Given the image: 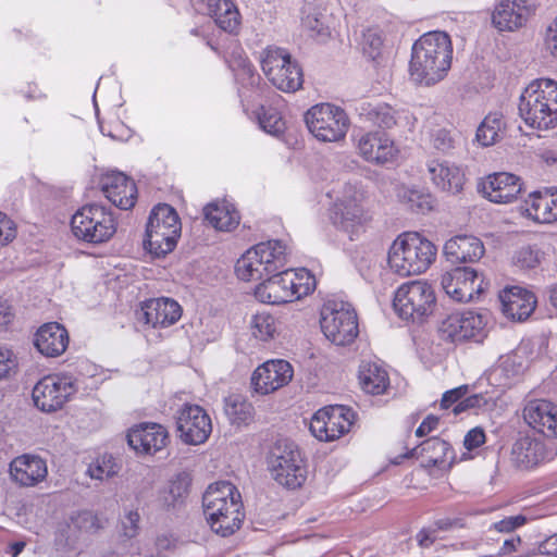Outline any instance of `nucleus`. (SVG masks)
<instances>
[{
    "label": "nucleus",
    "instance_id": "obj_1",
    "mask_svg": "<svg viewBox=\"0 0 557 557\" xmlns=\"http://www.w3.org/2000/svg\"><path fill=\"white\" fill-rule=\"evenodd\" d=\"M453 45L445 32L423 34L412 46L409 74L418 84L431 86L442 81L450 69Z\"/></svg>",
    "mask_w": 557,
    "mask_h": 557
},
{
    "label": "nucleus",
    "instance_id": "obj_2",
    "mask_svg": "<svg viewBox=\"0 0 557 557\" xmlns=\"http://www.w3.org/2000/svg\"><path fill=\"white\" fill-rule=\"evenodd\" d=\"M202 506L214 533L228 536L240 528L244 519L242 496L231 482L211 484L202 496Z\"/></svg>",
    "mask_w": 557,
    "mask_h": 557
},
{
    "label": "nucleus",
    "instance_id": "obj_3",
    "mask_svg": "<svg viewBox=\"0 0 557 557\" xmlns=\"http://www.w3.org/2000/svg\"><path fill=\"white\" fill-rule=\"evenodd\" d=\"M437 247L417 232H404L392 243L387 253L389 270L403 277L424 273L435 261Z\"/></svg>",
    "mask_w": 557,
    "mask_h": 557
},
{
    "label": "nucleus",
    "instance_id": "obj_4",
    "mask_svg": "<svg viewBox=\"0 0 557 557\" xmlns=\"http://www.w3.org/2000/svg\"><path fill=\"white\" fill-rule=\"evenodd\" d=\"M327 196L334 199L329 214L337 231L347 235L350 240L366 232L370 216L362 206L364 196L360 184H338L336 189L327 191Z\"/></svg>",
    "mask_w": 557,
    "mask_h": 557
},
{
    "label": "nucleus",
    "instance_id": "obj_5",
    "mask_svg": "<svg viewBox=\"0 0 557 557\" xmlns=\"http://www.w3.org/2000/svg\"><path fill=\"white\" fill-rule=\"evenodd\" d=\"M519 115L529 127L547 131L557 126V82L539 78L531 82L519 99Z\"/></svg>",
    "mask_w": 557,
    "mask_h": 557
},
{
    "label": "nucleus",
    "instance_id": "obj_6",
    "mask_svg": "<svg viewBox=\"0 0 557 557\" xmlns=\"http://www.w3.org/2000/svg\"><path fill=\"white\" fill-rule=\"evenodd\" d=\"M256 286V298L269 305H281L298 300L315 289L314 275L305 268L287 269L267 275Z\"/></svg>",
    "mask_w": 557,
    "mask_h": 557
},
{
    "label": "nucleus",
    "instance_id": "obj_7",
    "mask_svg": "<svg viewBox=\"0 0 557 557\" xmlns=\"http://www.w3.org/2000/svg\"><path fill=\"white\" fill-rule=\"evenodd\" d=\"M211 28V23L202 25L200 27L193 28L190 34L203 38L206 44L219 55H223L228 69L234 75L235 83L237 85L238 96L243 103L244 109L247 111L246 101L250 98L259 96L258 85L260 83V75L256 72L253 65L246 57L243 48L235 41L232 40L230 45L231 51H222L219 42L214 41L208 32Z\"/></svg>",
    "mask_w": 557,
    "mask_h": 557
},
{
    "label": "nucleus",
    "instance_id": "obj_8",
    "mask_svg": "<svg viewBox=\"0 0 557 557\" xmlns=\"http://www.w3.org/2000/svg\"><path fill=\"white\" fill-rule=\"evenodd\" d=\"M287 244L283 239L261 242L249 248L235 267L238 278L249 282L286 270Z\"/></svg>",
    "mask_w": 557,
    "mask_h": 557
},
{
    "label": "nucleus",
    "instance_id": "obj_9",
    "mask_svg": "<svg viewBox=\"0 0 557 557\" xmlns=\"http://www.w3.org/2000/svg\"><path fill=\"white\" fill-rule=\"evenodd\" d=\"M181 232L182 223L176 210L168 203H159L149 214L144 248L153 257H164L176 247Z\"/></svg>",
    "mask_w": 557,
    "mask_h": 557
},
{
    "label": "nucleus",
    "instance_id": "obj_10",
    "mask_svg": "<svg viewBox=\"0 0 557 557\" xmlns=\"http://www.w3.org/2000/svg\"><path fill=\"white\" fill-rule=\"evenodd\" d=\"M435 308V292L426 281L403 283L394 293L393 309L406 322L423 323L433 314Z\"/></svg>",
    "mask_w": 557,
    "mask_h": 557
},
{
    "label": "nucleus",
    "instance_id": "obj_11",
    "mask_svg": "<svg viewBox=\"0 0 557 557\" xmlns=\"http://www.w3.org/2000/svg\"><path fill=\"white\" fill-rule=\"evenodd\" d=\"M70 225L72 234L88 244L107 243L117 230V221L111 209L97 202L78 208Z\"/></svg>",
    "mask_w": 557,
    "mask_h": 557
},
{
    "label": "nucleus",
    "instance_id": "obj_12",
    "mask_svg": "<svg viewBox=\"0 0 557 557\" xmlns=\"http://www.w3.org/2000/svg\"><path fill=\"white\" fill-rule=\"evenodd\" d=\"M268 468L272 478L280 485L296 490L307 479V467L295 443L278 440L268 456Z\"/></svg>",
    "mask_w": 557,
    "mask_h": 557
},
{
    "label": "nucleus",
    "instance_id": "obj_13",
    "mask_svg": "<svg viewBox=\"0 0 557 557\" xmlns=\"http://www.w3.org/2000/svg\"><path fill=\"white\" fill-rule=\"evenodd\" d=\"M321 330L337 346H347L359 334L358 317L354 307L341 299H327L321 309Z\"/></svg>",
    "mask_w": 557,
    "mask_h": 557
},
{
    "label": "nucleus",
    "instance_id": "obj_14",
    "mask_svg": "<svg viewBox=\"0 0 557 557\" xmlns=\"http://www.w3.org/2000/svg\"><path fill=\"white\" fill-rule=\"evenodd\" d=\"M260 64L268 81L278 90L295 92L302 86V70L287 50L267 47L260 54Z\"/></svg>",
    "mask_w": 557,
    "mask_h": 557
},
{
    "label": "nucleus",
    "instance_id": "obj_15",
    "mask_svg": "<svg viewBox=\"0 0 557 557\" xmlns=\"http://www.w3.org/2000/svg\"><path fill=\"white\" fill-rule=\"evenodd\" d=\"M309 132L323 143H337L345 138L349 119L344 109L329 102L312 106L305 114Z\"/></svg>",
    "mask_w": 557,
    "mask_h": 557
},
{
    "label": "nucleus",
    "instance_id": "obj_16",
    "mask_svg": "<svg viewBox=\"0 0 557 557\" xmlns=\"http://www.w3.org/2000/svg\"><path fill=\"white\" fill-rule=\"evenodd\" d=\"M355 419V411L347 406H326L313 414L309 429L317 440L332 442L349 432Z\"/></svg>",
    "mask_w": 557,
    "mask_h": 557
},
{
    "label": "nucleus",
    "instance_id": "obj_17",
    "mask_svg": "<svg viewBox=\"0 0 557 557\" xmlns=\"http://www.w3.org/2000/svg\"><path fill=\"white\" fill-rule=\"evenodd\" d=\"M445 293L455 301L468 302L480 299L488 283L471 267H457L442 275Z\"/></svg>",
    "mask_w": 557,
    "mask_h": 557
},
{
    "label": "nucleus",
    "instance_id": "obj_18",
    "mask_svg": "<svg viewBox=\"0 0 557 557\" xmlns=\"http://www.w3.org/2000/svg\"><path fill=\"white\" fill-rule=\"evenodd\" d=\"M486 315L468 310L448 314L440 324L441 337L451 343H461L468 339L480 341L484 337Z\"/></svg>",
    "mask_w": 557,
    "mask_h": 557
},
{
    "label": "nucleus",
    "instance_id": "obj_19",
    "mask_svg": "<svg viewBox=\"0 0 557 557\" xmlns=\"http://www.w3.org/2000/svg\"><path fill=\"white\" fill-rule=\"evenodd\" d=\"M75 392L72 376L54 374L39 380L33 388L32 396L39 410L53 412L62 408Z\"/></svg>",
    "mask_w": 557,
    "mask_h": 557
},
{
    "label": "nucleus",
    "instance_id": "obj_20",
    "mask_svg": "<svg viewBox=\"0 0 557 557\" xmlns=\"http://www.w3.org/2000/svg\"><path fill=\"white\" fill-rule=\"evenodd\" d=\"M176 424L180 437L189 445L205 443L212 431L209 414L198 405L185 404L177 412Z\"/></svg>",
    "mask_w": 557,
    "mask_h": 557
},
{
    "label": "nucleus",
    "instance_id": "obj_21",
    "mask_svg": "<svg viewBox=\"0 0 557 557\" xmlns=\"http://www.w3.org/2000/svg\"><path fill=\"white\" fill-rule=\"evenodd\" d=\"M544 442L533 435H520L510 449V465L520 471H532L548 460Z\"/></svg>",
    "mask_w": 557,
    "mask_h": 557
},
{
    "label": "nucleus",
    "instance_id": "obj_22",
    "mask_svg": "<svg viewBox=\"0 0 557 557\" xmlns=\"http://www.w3.org/2000/svg\"><path fill=\"white\" fill-rule=\"evenodd\" d=\"M99 187L104 197L121 210L133 208L137 200L135 182L119 171H108L99 180Z\"/></svg>",
    "mask_w": 557,
    "mask_h": 557
},
{
    "label": "nucleus",
    "instance_id": "obj_23",
    "mask_svg": "<svg viewBox=\"0 0 557 557\" xmlns=\"http://www.w3.org/2000/svg\"><path fill=\"white\" fill-rule=\"evenodd\" d=\"M523 189L522 180L516 174L496 172L479 183L483 197L494 203H509L518 198Z\"/></svg>",
    "mask_w": 557,
    "mask_h": 557
},
{
    "label": "nucleus",
    "instance_id": "obj_24",
    "mask_svg": "<svg viewBox=\"0 0 557 557\" xmlns=\"http://www.w3.org/2000/svg\"><path fill=\"white\" fill-rule=\"evenodd\" d=\"M293 375L294 370L288 361L269 360L253 371L251 385L257 393L267 395L288 384Z\"/></svg>",
    "mask_w": 557,
    "mask_h": 557
},
{
    "label": "nucleus",
    "instance_id": "obj_25",
    "mask_svg": "<svg viewBox=\"0 0 557 557\" xmlns=\"http://www.w3.org/2000/svg\"><path fill=\"white\" fill-rule=\"evenodd\" d=\"M519 210L522 216L536 224L557 222V188L530 193Z\"/></svg>",
    "mask_w": 557,
    "mask_h": 557
},
{
    "label": "nucleus",
    "instance_id": "obj_26",
    "mask_svg": "<svg viewBox=\"0 0 557 557\" xmlns=\"http://www.w3.org/2000/svg\"><path fill=\"white\" fill-rule=\"evenodd\" d=\"M182 312L181 305L172 298H151L141 302L138 319L154 329L169 327L181 319Z\"/></svg>",
    "mask_w": 557,
    "mask_h": 557
},
{
    "label": "nucleus",
    "instance_id": "obj_27",
    "mask_svg": "<svg viewBox=\"0 0 557 557\" xmlns=\"http://www.w3.org/2000/svg\"><path fill=\"white\" fill-rule=\"evenodd\" d=\"M535 8L533 0H502L493 12V24L499 30H515L527 23Z\"/></svg>",
    "mask_w": 557,
    "mask_h": 557
},
{
    "label": "nucleus",
    "instance_id": "obj_28",
    "mask_svg": "<svg viewBox=\"0 0 557 557\" xmlns=\"http://www.w3.org/2000/svg\"><path fill=\"white\" fill-rule=\"evenodd\" d=\"M169 441L166 429L158 423H141L127 434L128 445L141 455H153L162 450Z\"/></svg>",
    "mask_w": 557,
    "mask_h": 557
},
{
    "label": "nucleus",
    "instance_id": "obj_29",
    "mask_svg": "<svg viewBox=\"0 0 557 557\" xmlns=\"http://www.w3.org/2000/svg\"><path fill=\"white\" fill-rule=\"evenodd\" d=\"M527 424L546 437L557 438V405L546 399H531L523 408Z\"/></svg>",
    "mask_w": 557,
    "mask_h": 557
},
{
    "label": "nucleus",
    "instance_id": "obj_30",
    "mask_svg": "<svg viewBox=\"0 0 557 557\" xmlns=\"http://www.w3.org/2000/svg\"><path fill=\"white\" fill-rule=\"evenodd\" d=\"M11 480L20 486H36L48 475L45 459L37 455L23 454L15 457L9 465Z\"/></svg>",
    "mask_w": 557,
    "mask_h": 557
},
{
    "label": "nucleus",
    "instance_id": "obj_31",
    "mask_svg": "<svg viewBox=\"0 0 557 557\" xmlns=\"http://www.w3.org/2000/svg\"><path fill=\"white\" fill-rule=\"evenodd\" d=\"M503 313L512 321H524L536 307L535 295L520 286L505 288L499 294Z\"/></svg>",
    "mask_w": 557,
    "mask_h": 557
},
{
    "label": "nucleus",
    "instance_id": "obj_32",
    "mask_svg": "<svg viewBox=\"0 0 557 557\" xmlns=\"http://www.w3.org/2000/svg\"><path fill=\"white\" fill-rule=\"evenodd\" d=\"M357 148L366 161L376 164L391 162L397 154L393 140L382 132L363 134L358 139Z\"/></svg>",
    "mask_w": 557,
    "mask_h": 557
},
{
    "label": "nucleus",
    "instance_id": "obj_33",
    "mask_svg": "<svg viewBox=\"0 0 557 557\" xmlns=\"http://www.w3.org/2000/svg\"><path fill=\"white\" fill-rule=\"evenodd\" d=\"M34 345L41 355L46 357H58L67 348V331L58 322L46 323L37 330Z\"/></svg>",
    "mask_w": 557,
    "mask_h": 557
},
{
    "label": "nucleus",
    "instance_id": "obj_34",
    "mask_svg": "<svg viewBox=\"0 0 557 557\" xmlns=\"http://www.w3.org/2000/svg\"><path fill=\"white\" fill-rule=\"evenodd\" d=\"M444 255L453 263L476 262L484 255V246L475 236L457 235L445 243Z\"/></svg>",
    "mask_w": 557,
    "mask_h": 557
},
{
    "label": "nucleus",
    "instance_id": "obj_35",
    "mask_svg": "<svg viewBox=\"0 0 557 557\" xmlns=\"http://www.w3.org/2000/svg\"><path fill=\"white\" fill-rule=\"evenodd\" d=\"M428 170L433 184L441 190L457 194L462 190L465 173L461 168L446 160H431Z\"/></svg>",
    "mask_w": 557,
    "mask_h": 557
},
{
    "label": "nucleus",
    "instance_id": "obj_36",
    "mask_svg": "<svg viewBox=\"0 0 557 557\" xmlns=\"http://www.w3.org/2000/svg\"><path fill=\"white\" fill-rule=\"evenodd\" d=\"M206 221L216 231L231 232L240 221L238 211L234 205L226 201H213L203 208Z\"/></svg>",
    "mask_w": 557,
    "mask_h": 557
},
{
    "label": "nucleus",
    "instance_id": "obj_37",
    "mask_svg": "<svg viewBox=\"0 0 557 557\" xmlns=\"http://www.w3.org/2000/svg\"><path fill=\"white\" fill-rule=\"evenodd\" d=\"M359 384L371 395H381L389 386V376L385 368L376 361L363 360L359 366Z\"/></svg>",
    "mask_w": 557,
    "mask_h": 557
},
{
    "label": "nucleus",
    "instance_id": "obj_38",
    "mask_svg": "<svg viewBox=\"0 0 557 557\" xmlns=\"http://www.w3.org/2000/svg\"><path fill=\"white\" fill-rule=\"evenodd\" d=\"M208 11L222 30L236 33L240 25V14L232 0H208Z\"/></svg>",
    "mask_w": 557,
    "mask_h": 557
},
{
    "label": "nucleus",
    "instance_id": "obj_39",
    "mask_svg": "<svg viewBox=\"0 0 557 557\" xmlns=\"http://www.w3.org/2000/svg\"><path fill=\"white\" fill-rule=\"evenodd\" d=\"M398 200L417 213H425L433 208V198L429 191L413 185H398L396 187Z\"/></svg>",
    "mask_w": 557,
    "mask_h": 557
},
{
    "label": "nucleus",
    "instance_id": "obj_40",
    "mask_svg": "<svg viewBox=\"0 0 557 557\" xmlns=\"http://www.w3.org/2000/svg\"><path fill=\"white\" fill-rule=\"evenodd\" d=\"M521 371V364L513 357H502L488 371L487 381L491 385L505 389L510 387Z\"/></svg>",
    "mask_w": 557,
    "mask_h": 557
},
{
    "label": "nucleus",
    "instance_id": "obj_41",
    "mask_svg": "<svg viewBox=\"0 0 557 557\" xmlns=\"http://www.w3.org/2000/svg\"><path fill=\"white\" fill-rule=\"evenodd\" d=\"M360 115L381 128H392L399 120L398 112L384 102H367L360 107Z\"/></svg>",
    "mask_w": 557,
    "mask_h": 557
},
{
    "label": "nucleus",
    "instance_id": "obj_42",
    "mask_svg": "<svg viewBox=\"0 0 557 557\" xmlns=\"http://www.w3.org/2000/svg\"><path fill=\"white\" fill-rule=\"evenodd\" d=\"M224 412L233 425H248L253 420L255 409L242 395H230L224 399Z\"/></svg>",
    "mask_w": 557,
    "mask_h": 557
},
{
    "label": "nucleus",
    "instance_id": "obj_43",
    "mask_svg": "<svg viewBox=\"0 0 557 557\" xmlns=\"http://www.w3.org/2000/svg\"><path fill=\"white\" fill-rule=\"evenodd\" d=\"M505 128L504 116L500 112L488 113L478 126L475 139L482 147H488L500 139Z\"/></svg>",
    "mask_w": 557,
    "mask_h": 557
},
{
    "label": "nucleus",
    "instance_id": "obj_44",
    "mask_svg": "<svg viewBox=\"0 0 557 557\" xmlns=\"http://www.w3.org/2000/svg\"><path fill=\"white\" fill-rule=\"evenodd\" d=\"M418 449H420V454L425 456L428 462L434 466L444 465L448 459L454 458V451L450 444L436 436L423 441L417 448H414L416 454H418Z\"/></svg>",
    "mask_w": 557,
    "mask_h": 557
},
{
    "label": "nucleus",
    "instance_id": "obj_45",
    "mask_svg": "<svg viewBox=\"0 0 557 557\" xmlns=\"http://www.w3.org/2000/svg\"><path fill=\"white\" fill-rule=\"evenodd\" d=\"M187 476L178 474L168 486L159 491L158 503L162 508L170 509L181 505L188 493Z\"/></svg>",
    "mask_w": 557,
    "mask_h": 557
},
{
    "label": "nucleus",
    "instance_id": "obj_46",
    "mask_svg": "<svg viewBox=\"0 0 557 557\" xmlns=\"http://www.w3.org/2000/svg\"><path fill=\"white\" fill-rule=\"evenodd\" d=\"M257 122L265 133L278 136L285 129V123L275 108L261 106L256 112Z\"/></svg>",
    "mask_w": 557,
    "mask_h": 557
},
{
    "label": "nucleus",
    "instance_id": "obj_47",
    "mask_svg": "<svg viewBox=\"0 0 557 557\" xmlns=\"http://www.w3.org/2000/svg\"><path fill=\"white\" fill-rule=\"evenodd\" d=\"M251 334L255 338L268 342L276 333L275 318L265 311L257 312L250 321Z\"/></svg>",
    "mask_w": 557,
    "mask_h": 557
},
{
    "label": "nucleus",
    "instance_id": "obj_48",
    "mask_svg": "<svg viewBox=\"0 0 557 557\" xmlns=\"http://www.w3.org/2000/svg\"><path fill=\"white\" fill-rule=\"evenodd\" d=\"M496 406V397L488 393H479L470 395L454 406L455 416L468 410L474 409L476 412H486L493 410Z\"/></svg>",
    "mask_w": 557,
    "mask_h": 557
},
{
    "label": "nucleus",
    "instance_id": "obj_49",
    "mask_svg": "<svg viewBox=\"0 0 557 557\" xmlns=\"http://www.w3.org/2000/svg\"><path fill=\"white\" fill-rule=\"evenodd\" d=\"M301 25L310 32V36H327L329 30L325 27L323 15L320 10L312 4H306L302 8Z\"/></svg>",
    "mask_w": 557,
    "mask_h": 557
},
{
    "label": "nucleus",
    "instance_id": "obj_50",
    "mask_svg": "<svg viewBox=\"0 0 557 557\" xmlns=\"http://www.w3.org/2000/svg\"><path fill=\"white\" fill-rule=\"evenodd\" d=\"M119 471V466L112 455H102L91 462L87 472L91 479L104 480L115 475Z\"/></svg>",
    "mask_w": 557,
    "mask_h": 557
},
{
    "label": "nucleus",
    "instance_id": "obj_51",
    "mask_svg": "<svg viewBox=\"0 0 557 557\" xmlns=\"http://www.w3.org/2000/svg\"><path fill=\"white\" fill-rule=\"evenodd\" d=\"M541 258V250L535 245H528L516 251L513 260L515 263L521 268L533 269L540 264Z\"/></svg>",
    "mask_w": 557,
    "mask_h": 557
},
{
    "label": "nucleus",
    "instance_id": "obj_52",
    "mask_svg": "<svg viewBox=\"0 0 557 557\" xmlns=\"http://www.w3.org/2000/svg\"><path fill=\"white\" fill-rule=\"evenodd\" d=\"M382 44L383 41L377 30L369 28L363 32L361 45L363 52L369 58L374 60L380 54Z\"/></svg>",
    "mask_w": 557,
    "mask_h": 557
},
{
    "label": "nucleus",
    "instance_id": "obj_53",
    "mask_svg": "<svg viewBox=\"0 0 557 557\" xmlns=\"http://www.w3.org/2000/svg\"><path fill=\"white\" fill-rule=\"evenodd\" d=\"M525 522L527 518L523 515L510 516L494 522L491 529L500 533H509L522 527Z\"/></svg>",
    "mask_w": 557,
    "mask_h": 557
},
{
    "label": "nucleus",
    "instance_id": "obj_54",
    "mask_svg": "<svg viewBox=\"0 0 557 557\" xmlns=\"http://www.w3.org/2000/svg\"><path fill=\"white\" fill-rule=\"evenodd\" d=\"M140 516L137 510L127 511L122 518L123 534L128 537H135L139 531Z\"/></svg>",
    "mask_w": 557,
    "mask_h": 557
},
{
    "label": "nucleus",
    "instance_id": "obj_55",
    "mask_svg": "<svg viewBox=\"0 0 557 557\" xmlns=\"http://www.w3.org/2000/svg\"><path fill=\"white\" fill-rule=\"evenodd\" d=\"M16 368L17 361L12 350L0 348V379L8 377Z\"/></svg>",
    "mask_w": 557,
    "mask_h": 557
},
{
    "label": "nucleus",
    "instance_id": "obj_56",
    "mask_svg": "<svg viewBox=\"0 0 557 557\" xmlns=\"http://www.w3.org/2000/svg\"><path fill=\"white\" fill-rule=\"evenodd\" d=\"M433 146L442 152H448L455 148V138L447 129H438L433 135Z\"/></svg>",
    "mask_w": 557,
    "mask_h": 557
},
{
    "label": "nucleus",
    "instance_id": "obj_57",
    "mask_svg": "<svg viewBox=\"0 0 557 557\" xmlns=\"http://www.w3.org/2000/svg\"><path fill=\"white\" fill-rule=\"evenodd\" d=\"M468 391L467 385H461L459 387L449 389L443 394L442 400H441V407L443 409H448L454 404H458L463 398H466V394Z\"/></svg>",
    "mask_w": 557,
    "mask_h": 557
},
{
    "label": "nucleus",
    "instance_id": "obj_58",
    "mask_svg": "<svg viewBox=\"0 0 557 557\" xmlns=\"http://www.w3.org/2000/svg\"><path fill=\"white\" fill-rule=\"evenodd\" d=\"M16 235L13 222L2 212H0V245H7Z\"/></svg>",
    "mask_w": 557,
    "mask_h": 557
},
{
    "label": "nucleus",
    "instance_id": "obj_59",
    "mask_svg": "<svg viewBox=\"0 0 557 557\" xmlns=\"http://www.w3.org/2000/svg\"><path fill=\"white\" fill-rule=\"evenodd\" d=\"M545 50L553 58L557 59V17L547 27L545 35Z\"/></svg>",
    "mask_w": 557,
    "mask_h": 557
},
{
    "label": "nucleus",
    "instance_id": "obj_60",
    "mask_svg": "<svg viewBox=\"0 0 557 557\" xmlns=\"http://www.w3.org/2000/svg\"><path fill=\"white\" fill-rule=\"evenodd\" d=\"M484 442H485V433L480 428H474V429L470 430L466 434L465 440H463L465 447L468 450H472V449L480 447L482 444H484Z\"/></svg>",
    "mask_w": 557,
    "mask_h": 557
},
{
    "label": "nucleus",
    "instance_id": "obj_61",
    "mask_svg": "<svg viewBox=\"0 0 557 557\" xmlns=\"http://www.w3.org/2000/svg\"><path fill=\"white\" fill-rule=\"evenodd\" d=\"M15 317V311L12 304L0 296V327H7L12 323Z\"/></svg>",
    "mask_w": 557,
    "mask_h": 557
},
{
    "label": "nucleus",
    "instance_id": "obj_62",
    "mask_svg": "<svg viewBox=\"0 0 557 557\" xmlns=\"http://www.w3.org/2000/svg\"><path fill=\"white\" fill-rule=\"evenodd\" d=\"M440 419L433 414H429L418 426L416 431V435L418 437H422L433 430H435L438 425Z\"/></svg>",
    "mask_w": 557,
    "mask_h": 557
},
{
    "label": "nucleus",
    "instance_id": "obj_63",
    "mask_svg": "<svg viewBox=\"0 0 557 557\" xmlns=\"http://www.w3.org/2000/svg\"><path fill=\"white\" fill-rule=\"evenodd\" d=\"M436 540V529L424 528L417 534V541L421 547L431 546Z\"/></svg>",
    "mask_w": 557,
    "mask_h": 557
},
{
    "label": "nucleus",
    "instance_id": "obj_64",
    "mask_svg": "<svg viewBox=\"0 0 557 557\" xmlns=\"http://www.w3.org/2000/svg\"><path fill=\"white\" fill-rule=\"evenodd\" d=\"M542 549L545 554L547 555H554V556H557V534L556 535H553L550 536L549 539H547L543 545H542Z\"/></svg>",
    "mask_w": 557,
    "mask_h": 557
}]
</instances>
